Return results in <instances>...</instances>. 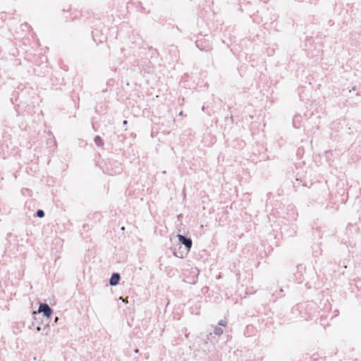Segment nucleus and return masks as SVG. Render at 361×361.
Masks as SVG:
<instances>
[{
	"mask_svg": "<svg viewBox=\"0 0 361 361\" xmlns=\"http://www.w3.org/2000/svg\"><path fill=\"white\" fill-rule=\"evenodd\" d=\"M39 313H42L43 316L46 318H49L53 313V310L47 303H40L37 311L34 312L33 314H36Z\"/></svg>",
	"mask_w": 361,
	"mask_h": 361,
	"instance_id": "nucleus-1",
	"label": "nucleus"
},
{
	"mask_svg": "<svg viewBox=\"0 0 361 361\" xmlns=\"http://www.w3.org/2000/svg\"><path fill=\"white\" fill-rule=\"evenodd\" d=\"M177 237L179 242L185 246L188 251L192 247V242L190 238L181 234H178Z\"/></svg>",
	"mask_w": 361,
	"mask_h": 361,
	"instance_id": "nucleus-2",
	"label": "nucleus"
},
{
	"mask_svg": "<svg viewBox=\"0 0 361 361\" xmlns=\"http://www.w3.org/2000/svg\"><path fill=\"white\" fill-rule=\"evenodd\" d=\"M121 279V276L118 273H113L110 279H109V284L110 286H116L119 281Z\"/></svg>",
	"mask_w": 361,
	"mask_h": 361,
	"instance_id": "nucleus-3",
	"label": "nucleus"
},
{
	"mask_svg": "<svg viewBox=\"0 0 361 361\" xmlns=\"http://www.w3.org/2000/svg\"><path fill=\"white\" fill-rule=\"evenodd\" d=\"M94 143H95L98 147H102V146L104 145L103 140H102V137H101L99 135H97V136L94 137Z\"/></svg>",
	"mask_w": 361,
	"mask_h": 361,
	"instance_id": "nucleus-4",
	"label": "nucleus"
},
{
	"mask_svg": "<svg viewBox=\"0 0 361 361\" xmlns=\"http://www.w3.org/2000/svg\"><path fill=\"white\" fill-rule=\"evenodd\" d=\"M214 333L217 336H220L223 334V329L221 327H216L214 329Z\"/></svg>",
	"mask_w": 361,
	"mask_h": 361,
	"instance_id": "nucleus-5",
	"label": "nucleus"
},
{
	"mask_svg": "<svg viewBox=\"0 0 361 361\" xmlns=\"http://www.w3.org/2000/svg\"><path fill=\"white\" fill-rule=\"evenodd\" d=\"M44 212L42 209H37L36 212V216L39 218H42L44 216Z\"/></svg>",
	"mask_w": 361,
	"mask_h": 361,
	"instance_id": "nucleus-6",
	"label": "nucleus"
},
{
	"mask_svg": "<svg viewBox=\"0 0 361 361\" xmlns=\"http://www.w3.org/2000/svg\"><path fill=\"white\" fill-rule=\"evenodd\" d=\"M195 44H196L197 47L199 48L200 50H202V51L204 50V47H203V44H201V41L197 40Z\"/></svg>",
	"mask_w": 361,
	"mask_h": 361,
	"instance_id": "nucleus-7",
	"label": "nucleus"
},
{
	"mask_svg": "<svg viewBox=\"0 0 361 361\" xmlns=\"http://www.w3.org/2000/svg\"><path fill=\"white\" fill-rule=\"evenodd\" d=\"M192 272L194 274H196V279H197V275L199 274V270L197 268H195V270L192 271ZM196 281H197V279L193 280L192 282H191V283L195 284L196 283Z\"/></svg>",
	"mask_w": 361,
	"mask_h": 361,
	"instance_id": "nucleus-8",
	"label": "nucleus"
},
{
	"mask_svg": "<svg viewBox=\"0 0 361 361\" xmlns=\"http://www.w3.org/2000/svg\"><path fill=\"white\" fill-rule=\"evenodd\" d=\"M219 324L220 326H226V322H225L224 321H223V320H221V321L219 322Z\"/></svg>",
	"mask_w": 361,
	"mask_h": 361,
	"instance_id": "nucleus-9",
	"label": "nucleus"
},
{
	"mask_svg": "<svg viewBox=\"0 0 361 361\" xmlns=\"http://www.w3.org/2000/svg\"><path fill=\"white\" fill-rule=\"evenodd\" d=\"M127 123H128V121H127V120H124V121H123V126L127 125Z\"/></svg>",
	"mask_w": 361,
	"mask_h": 361,
	"instance_id": "nucleus-10",
	"label": "nucleus"
},
{
	"mask_svg": "<svg viewBox=\"0 0 361 361\" xmlns=\"http://www.w3.org/2000/svg\"><path fill=\"white\" fill-rule=\"evenodd\" d=\"M36 330H37V331H41V327L40 326H37L36 328Z\"/></svg>",
	"mask_w": 361,
	"mask_h": 361,
	"instance_id": "nucleus-11",
	"label": "nucleus"
},
{
	"mask_svg": "<svg viewBox=\"0 0 361 361\" xmlns=\"http://www.w3.org/2000/svg\"><path fill=\"white\" fill-rule=\"evenodd\" d=\"M230 121L231 123H233V117L232 116H230Z\"/></svg>",
	"mask_w": 361,
	"mask_h": 361,
	"instance_id": "nucleus-12",
	"label": "nucleus"
},
{
	"mask_svg": "<svg viewBox=\"0 0 361 361\" xmlns=\"http://www.w3.org/2000/svg\"><path fill=\"white\" fill-rule=\"evenodd\" d=\"M179 115H180V116H183V111H182L179 113Z\"/></svg>",
	"mask_w": 361,
	"mask_h": 361,
	"instance_id": "nucleus-13",
	"label": "nucleus"
},
{
	"mask_svg": "<svg viewBox=\"0 0 361 361\" xmlns=\"http://www.w3.org/2000/svg\"><path fill=\"white\" fill-rule=\"evenodd\" d=\"M92 34L94 35V32H92ZM93 39L94 41H96V39H94V35H93Z\"/></svg>",
	"mask_w": 361,
	"mask_h": 361,
	"instance_id": "nucleus-14",
	"label": "nucleus"
},
{
	"mask_svg": "<svg viewBox=\"0 0 361 361\" xmlns=\"http://www.w3.org/2000/svg\"><path fill=\"white\" fill-rule=\"evenodd\" d=\"M125 229V227L124 226H122L121 227V230H124Z\"/></svg>",
	"mask_w": 361,
	"mask_h": 361,
	"instance_id": "nucleus-15",
	"label": "nucleus"
},
{
	"mask_svg": "<svg viewBox=\"0 0 361 361\" xmlns=\"http://www.w3.org/2000/svg\"><path fill=\"white\" fill-rule=\"evenodd\" d=\"M202 111L204 110V106H203L202 108Z\"/></svg>",
	"mask_w": 361,
	"mask_h": 361,
	"instance_id": "nucleus-16",
	"label": "nucleus"
}]
</instances>
